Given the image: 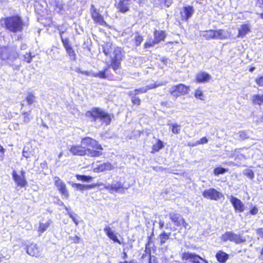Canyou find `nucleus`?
<instances>
[{
	"mask_svg": "<svg viewBox=\"0 0 263 263\" xmlns=\"http://www.w3.org/2000/svg\"><path fill=\"white\" fill-rule=\"evenodd\" d=\"M102 49L106 55L111 53L110 54V58L111 59V67L116 73H118L121 66V61L123 57L121 48L119 47H115L113 52H112V44L108 42L105 43L102 46Z\"/></svg>",
	"mask_w": 263,
	"mask_h": 263,
	"instance_id": "nucleus-1",
	"label": "nucleus"
},
{
	"mask_svg": "<svg viewBox=\"0 0 263 263\" xmlns=\"http://www.w3.org/2000/svg\"><path fill=\"white\" fill-rule=\"evenodd\" d=\"M86 116L90 118L91 121L99 122L101 124L108 125L111 120L110 115L99 108H94L87 111Z\"/></svg>",
	"mask_w": 263,
	"mask_h": 263,
	"instance_id": "nucleus-2",
	"label": "nucleus"
},
{
	"mask_svg": "<svg viewBox=\"0 0 263 263\" xmlns=\"http://www.w3.org/2000/svg\"><path fill=\"white\" fill-rule=\"evenodd\" d=\"M5 27L14 33L22 31L23 22L22 18L18 15L7 17L5 19Z\"/></svg>",
	"mask_w": 263,
	"mask_h": 263,
	"instance_id": "nucleus-3",
	"label": "nucleus"
},
{
	"mask_svg": "<svg viewBox=\"0 0 263 263\" xmlns=\"http://www.w3.org/2000/svg\"><path fill=\"white\" fill-rule=\"evenodd\" d=\"M18 58V54L15 49L8 46L0 47V59L7 61L8 64L11 65Z\"/></svg>",
	"mask_w": 263,
	"mask_h": 263,
	"instance_id": "nucleus-4",
	"label": "nucleus"
},
{
	"mask_svg": "<svg viewBox=\"0 0 263 263\" xmlns=\"http://www.w3.org/2000/svg\"><path fill=\"white\" fill-rule=\"evenodd\" d=\"M70 152L74 155L84 156L87 155L90 157H98L102 155L101 151L91 149L89 148H85L81 145L73 146L70 149Z\"/></svg>",
	"mask_w": 263,
	"mask_h": 263,
	"instance_id": "nucleus-5",
	"label": "nucleus"
},
{
	"mask_svg": "<svg viewBox=\"0 0 263 263\" xmlns=\"http://www.w3.org/2000/svg\"><path fill=\"white\" fill-rule=\"evenodd\" d=\"M90 12L91 18L95 24L110 28V26L104 20L103 16L100 14L99 10L96 9L93 5H91L90 6Z\"/></svg>",
	"mask_w": 263,
	"mask_h": 263,
	"instance_id": "nucleus-6",
	"label": "nucleus"
},
{
	"mask_svg": "<svg viewBox=\"0 0 263 263\" xmlns=\"http://www.w3.org/2000/svg\"><path fill=\"white\" fill-rule=\"evenodd\" d=\"M221 239L224 242L230 240L237 244L246 241V239L243 238L240 235L231 231L226 232L222 234L221 236Z\"/></svg>",
	"mask_w": 263,
	"mask_h": 263,
	"instance_id": "nucleus-7",
	"label": "nucleus"
},
{
	"mask_svg": "<svg viewBox=\"0 0 263 263\" xmlns=\"http://www.w3.org/2000/svg\"><path fill=\"white\" fill-rule=\"evenodd\" d=\"M81 144L85 148L86 147L87 148H89L91 149L101 151V152L103 149L101 145L96 140L88 137L84 138L81 140Z\"/></svg>",
	"mask_w": 263,
	"mask_h": 263,
	"instance_id": "nucleus-8",
	"label": "nucleus"
},
{
	"mask_svg": "<svg viewBox=\"0 0 263 263\" xmlns=\"http://www.w3.org/2000/svg\"><path fill=\"white\" fill-rule=\"evenodd\" d=\"M26 252L30 256L39 257L42 252V248L37 244L29 242L26 246Z\"/></svg>",
	"mask_w": 263,
	"mask_h": 263,
	"instance_id": "nucleus-9",
	"label": "nucleus"
},
{
	"mask_svg": "<svg viewBox=\"0 0 263 263\" xmlns=\"http://www.w3.org/2000/svg\"><path fill=\"white\" fill-rule=\"evenodd\" d=\"M189 87L182 84L173 86L170 89V93L177 98L180 95H183L189 92Z\"/></svg>",
	"mask_w": 263,
	"mask_h": 263,
	"instance_id": "nucleus-10",
	"label": "nucleus"
},
{
	"mask_svg": "<svg viewBox=\"0 0 263 263\" xmlns=\"http://www.w3.org/2000/svg\"><path fill=\"white\" fill-rule=\"evenodd\" d=\"M99 185H103L104 187L110 193H120L123 190V184L120 181L114 180L111 184L101 183Z\"/></svg>",
	"mask_w": 263,
	"mask_h": 263,
	"instance_id": "nucleus-11",
	"label": "nucleus"
},
{
	"mask_svg": "<svg viewBox=\"0 0 263 263\" xmlns=\"http://www.w3.org/2000/svg\"><path fill=\"white\" fill-rule=\"evenodd\" d=\"M55 186L60 192L61 196L66 199L69 197V192L66 188V184L58 177L53 178Z\"/></svg>",
	"mask_w": 263,
	"mask_h": 263,
	"instance_id": "nucleus-12",
	"label": "nucleus"
},
{
	"mask_svg": "<svg viewBox=\"0 0 263 263\" xmlns=\"http://www.w3.org/2000/svg\"><path fill=\"white\" fill-rule=\"evenodd\" d=\"M168 216L171 221L177 227L182 226L185 229H187L188 224L184 221L182 216L179 213L170 212Z\"/></svg>",
	"mask_w": 263,
	"mask_h": 263,
	"instance_id": "nucleus-13",
	"label": "nucleus"
},
{
	"mask_svg": "<svg viewBox=\"0 0 263 263\" xmlns=\"http://www.w3.org/2000/svg\"><path fill=\"white\" fill-rule=\"evenodd\" d=\"M203 196L207 199L218 200L223 197L222 194L214 188L205 190L202 193Z\"/></svg>",
	"mask_w": 263,
	"mask_h": 263,
	"instance_id": "nucleus-14",
	"label": "nucleus"
},
{
	"mask_svg": "<svg viewBox=\"0 0 263 263\" xmlns=\"http://www.w3.org/2000/svg\"><path fill=\"white\" fill-rule=\"evenodd\" d=\"M135 0H120L116 5L119 12L125 13L129 10V8L133 5Z\"/></svg>",
	"mask_w": 263,
	"mask_h": 263,
	"instance_id": "nucleus-15",
	"label": "nucleus"
},
{
	"mask_svg": "<svg viewBox=\"0 0 263 263\" xmlns=\"http://www.w3.org/2000/svg\"><path fill=\"white\" fill-rule=\"evenodd\" d=\"M25 172L24 171H21L20 175H18L15 171H13L12 174L13 179L15 182L18 186L22 187L25 186L27 183L25 179Z\"/></svg>",
	"mask_w": 263,
	"mask_h": 263,
	"instance_id": "nucleus-16",
	"label": "nucleus"
},
{
	"mask_svg": "<svg viewBox=\"0 0 263 263\" xmlns=\"http://www.w3.org/2000/svg\"><path fill=\"white\" fill-rule=\"evenodd\" d=\"M229 199L236 211L240 213L243 212L245 210L244 204L240 200L232 195L230 197Z\"/></svg>",
	"mask_w": 263,
	"mask_h": 263,
	"instance_id": "nucleus-17",
	"label": "nucleus"
},
{
	"mask_svg": "<svg viewBox=\"0 0 263 263\" xmlns=\"http://www.w3.org/2000/svg\"><path fill=\"white\" fill-rule=\"evenodd\" d=\"M194 12V9L193 7L188 6L184 7L182 10L180 11L181 19L183 21H187Z\"/></svg>",
	"mask_w": 263,
	"mask_h": 263,
	"instance_id": "nucleus-18",
	"label": "nucleus"
},
{
	"mask_svg": "<svg viewBox=\"0 0 263 263\" xmlns=\"http://www.w3.org/2000/svg\"><path fill=\"white\" fill-rule=\"evenodd\" d=\"M182 259L184 260H189L193 263H195L197 262V260H202V258H201L199 255L191 252H184L182 254Z\"/></svg>",
	"mask_w": 263,
	"mask_h": 263,
	"instance_id": "nucleus-19",
	"label": "nucleus"
},
{
	"mask_svg": "<svg viewBox=\"0 0 263 263\" xmlns=\"http://www.w3.org/2000/svg\"><path fill=\"white\" fill-rule=\"evenodd\" d=\"M104 231L110 239L112 240L115 242H117L120 245L121 244V241L118 238L114 231L108 226H106L104 228Z\"/></svg>",
	"mask_w": 263,
	"mask_h": 263,
	"instance_id": "nucleus-20",
	"label": "nucleus"
},
{
	"mask_svg": "<svg viewBox=\"0 0 263 263\" xmlns=\"http://www.w3.org/2000/svg\"><path fill=\"white\" fill-rule=\"evenodd\" d=\"M211 76L205 72H201L196 75V80L199 83H204L211 79Z\"/></svg>",
	"mask_w": 263,
	"mask_h": 263,
	"instance_id": "nucleus-21",
	"label": "nucleus"
},
{
	"mask_svg": "<svg viewBox=\"0 0 263 263\" xmlns=\"http://www.w3.org/2000/svg\"><path fill=\"white\" fill-rule=\"evenodd\" d=\"M72 187H75L76 189L83 191L84 190H87L92 189L96 186V184H82L80 183H73L72 184Z\"/></svg>",
	"mask_w": 263,
	"mask_h": 263,
	"instance_id": "nucleus-22",
	"label": "nucleus"
},
{
	"mask_svg": "<svg viewBox=\"0 0 263 263\" xmlns=\"http://www.w3.org/2000/svg\"><path fill=\"white\" fill-rule=\"evenodd\" d=\"M214 39L222 40L227 38L228 33L224 30L219 29L218 30H214Z\"/></svg>",
	"mask_w": 263,
	"mask_h": 263,
	"instance_id": "nucleus-23",
	"label": "nucleus"
},
{
	"mask_svg": "<svg viewBox=\"0 0 263 263\" xmlns=\"http://www.w3.org/2000/svg\"><path fill=\"white\" fill-rule=\"evenodd\" d=\"M217 260L220 263H225L228 259L229 255L222 251H219L216 254Z\"/></svg>",
	"mask_w": 263,
	"mask_h": 263,
	"instance_id": "nucleus-24",
	"label": "nucleus"
},
{
	"mask_svg": "<svg viewBox=\"0 0 263 263\" xmlns=\"http://www.w3.org/2000/svg\"><path fill=\"white\" fill-rule=\"evenodd\" d=\"M165 37V32L163 31H155L154 32V42L159 43Z\"/></svg>",
	"mask_w": 263,
	"mask_h": 263,
	"instance_id": "nucleus-25",
	"label": "nucleus"
},
{
	"mask_svg": "<svg viewBox=\"0 0 263 263\" xmlns=\"http://www.w3.org/2000/svg\"><path fill=\"white\" fill-rule=\"evenodd\" d=\"M252 102L254 105H261L263 104V93L254 95L252 97Z\"/></svg>",
	"mask_w": 263,
	"mask_h": 263,
	"instance_id": "nucleus-26",
	"label": "nucleus"
},
{
	"mask_svg": "<svg viewBox=\"0 0 263 263\" xmlns=\"http://www.w3.org/2000/svg\"><path fill=\"white\" fill-rule=\"evenodd\" d=\"M51 223L52 221L50 219H48L45 223L40 222L38 228V231L41 233H44L48 228Z\"/></svg>",
	"mask_w": 263,
	"mask_h": 263,
	"instance_id": "nucleus-27",
	"label": "nucleus"
},
{
	"mask_svg": "<svg viewBox=\"0 0 263 263\" xmlns=\"http://www.w3.org/2000/svg\"><path fill=\"white\" fill-rule=\"evenodd\" d=\"M250 31V28L248 25H242L238 29V37H243L248 32Z\"/></svg>",
	"mask_w": 263,
	"mask_h": 263,
	"instance_id": "nucleus-28",
	"label": "nucleus"
},
{
	"mask_svg": "<svg viewBox=\"0 0 263 263\" xmlns=\"http://www.w3.org/2000/svg\"><path fill=\"white\" fill-rule=\"evenodd\" d=\"M171 233H166L163 231L159 236V239L160 240V243L161 246L164 245L166 241L169 239Z\"/></svg>",
	"mask_w": 263,
	"mask_h": 263,
	"instance_id": "nucleus-29",
	"label": "nucleus"
},
{
	"mask_svg": "<svg viewBox=\"0 0 263 263\" xmlns=\"http://www.w3.org/2000/svg\"><path fill=\"white\" fill-rule=\"evenodd\" d=\"M214 34L213 30H209L202 31L201 35L206 40H210L214 39Z\"/></svg>",
	"mask_w": 263,
	"mask_h": 263,
	"instance_id": "nucleus-30",
	"label": "nucleus"
},
{
	"mask_svg": "<svg viewBox=\"0 0 263 263\" xmlns=\"http://www.w3.org/2000/svg\"><path fill=\"white\" fill-rule=\"evenodd\" d=\"M146 88H145V86L142 87L141 88H139L138 89H136L134 90L129 91L128 92L127 94L129 96H132V95H138L139 93H142L146 92Z\"/></svg>",
	"mask_w": 263,
	"mask_h": 263,
	"instance_id": "nucleus-31",
	"label": "nucleus"
},
{
	"mask_svg": "<svg viewBox=\"0 0 263 263\" xmlns=\"http://www.w3.org/2000/svg\"><path fill=\"white\" fill-rule=\"evenodd\" d=\"M171 127L172 132L174 134H178L181 131V126L180 125L175 123L168 124Z\"/></svg>",
	"mask_w": 263,
	"mask_h": 263,
	"instance_id": "nucleus-32",
	"label": "nucleus"
},
{
	"mask_svg": "<svg viewBox=\"0 0 263 263\" xmlns=\"http://www.w3.org/2000/svg\"><path fill=\"white\" fill-rule=\"evenodd\" d=\"M113 168L112 165L109 163H104L98 168L100 171L103 172L106 170H111Z\"/></svg>",
	"mask_w": 263,
	"mask_h": 263,
	"instance_id": "nucleus-33",
	"label": "nucleus"
},
{
	"mask_svg": "<svg viewBox=\"0 0 263 263\" xmlns=\"http://www.w3.org/2000/svg\"><path fill=\"white\" fill-rule=\"evenodd\" d=\"M134 41L135 45L136 46H139L143 41V37L138 32H136L135 34Z\"/></svg>",
	"mask_w": 263,
	"mask_h": 263,
	"instance_id": "nucleus-34",
	"label": "nucleus"
},
{
	"mask_svg": "<svg viewBox=\"0 0 263 263\" xmlns=\"http://www.w3.org/2000/svg\"><path fill=\"white\" fill-rule=\"evenodd\" d=\"M107 69V68H105L103 71H99L98 72H93L92 76L94 77H99L101 79H105L106 78L105 72Z\"/></svg>",
	"mask_w": 263,
	"mask_h": 263,
	"instance_id": "nucleus-35",
	"label": "nucleus"
},
{
	"mask_svg": "<svg viewBox=\"0 0 263 263\" xmlns=\"http://www.w3.org/2000/svg\"><path fill=\"white\" fill-rule=\"evenodd\" d=\"M166 82H161V83H155L153 84H149L148 85L145 86V88H146V91H147L149 89H152L155 88L158 86L165 85L166 84Z\"/></svg>",
	"mask_w": 263,
	"mask_h": 263,
	"instance_id": "nucleus-36",
	"label": "nucleus"
},
{
	"mask_svg": "<svg viewBox=\"0 0 263 263\" xmlns=\"http://www.w3.org/2000/svg\"><path fill=\"white\" fill-rule=\"evenodd\" d=\"M55 11L59 13H62L63 11V3L59 0L55 1Z\"/></svg>",
	"mask_w": 263,
	"mask_h": 263,
	"instance_id": "nucleus-37",
	"label": "nucleus"
},
{
	"mask_svg": "<svg viewBox=\"0 0 263 263\" xmlns=\"http://www.w3.org/2000/svg\"><path fill=\"white\" fill-rule=\"evenodd\" d=\"M76 178L78 180L82 181L83 182H90L92 178L91 176H87L85 175H77Z\"/></svg>",
	"mask_w": 263,
	"mask_h": 263,
	"instance_id": "nucleus-38",
	"label": "nucleus"
},
{
	"mask_svg": "<svg viewBox=\"0 0 263 263\" xmlns=\"http://www.w3.org/2000/svg\"><path fill=\"white\" fill-rule=\"evenodd\" d=\"M163 147V142L158 140L157 142L153 145V152H158L160 149Z\"/></svg>",
	"mask_w": 263,
	"mask_h": 263,
	"instance_id": "nucleus-39",
	"label": "nucleus"
},
{
	"mask_svg": "<svg viewBox=\"0 0 263 263\" xmlns=\"http://www.w3.org/2000/svg\"><path fill=\"white\" fill-rule=\"evenodd\" d=\"M31 111L29 112H25L22 114L23 116V122L25 124H27L30 122L31 119L30 117Z\"/></svg>",
	"mask_w": 263,
	"mask_h": 263,
	"instance_id": "nucleus-40",
	"label": "nucleus"
},
{
	"mask_svg": "<svg viewBox=\"0 0 263 263\" xmlns=\"http://www.w3.org/2000/svg\"><path fill=\"white\" fill-rule=\"evenodd\" d=\"M66 51L71 59L73 60H76V54L71 46L66 49Z\"/></svg>",
	"mask_w": 263,
	"mask_h": 263,
	"instance_id": "nucleus-41",
	"label": "nucleus"
},
{
	"mask_svg": "<svg viewBox=\"0 0 263 263\" xmlns=\"http://www.w3.org/2000/svg\"><path fill=\"white\" fill-rule=\"evenodd\" d=\"M227 171H228V170H227L224 168L221 167H218L215 168L214 170V173L215 175L218 176L220 174H223Z\"/></svg>",
	"mask_w": 263,
	"mask_h": 263,
	"instance_id": "nucleus-42",
	"label": "nucleus"
},
{
	"mask_svg": "<svg viewBox=\"0 0 263 263\" xmlns=\"http://www.w3.org/2000/svg\"><path fill=\"white\" fill-rule=\"evenodd\" d=\"M239 137L240 139L242 140H244L247 139L249 138L250 136L249 134V132L247 131H240L238 133Z\"/></svg>",
	"mask_w": 263,
	"mask_h": 263,
	"instance_id": "nucleus-43",
	"label": "nucleus"
},
{
	"mask_svg": "<svg viewBox=\"0 0 263 263\" xmlns=\"http://www.w3.org/2000/svg\"><path fill=\"white\" fill-rule=\"evenodd\" d=\"M195 97L201 100H204V97L202 91L200 89H197L195 93Z\"/></svg>",
	"mask_w": 263,
	"mask_h": 263,
	"instance_id": "nucleus-44",
	"label": "nucleus"
},
{
	"mask_svg": "<svg viewBox=\"0 0 263 263\" xmlns=\"http://www.w3.org/2000/svg\"><path fill=\"white\" fill-rule=\"evenodd\" d=\"M244 175L251 179H252L254 177V174L252 170L250 169H246L243 171Z\"/></svg>",
	"mask_w": 263,
	"mask_h": 263,
	"instance_id": "nucleus-45",
	"label": "nucleus"
},
{
	"mask_svg": "<svg viewBox=\"0 0 263 263\" xmlns=\"http://www.w3.org/2000/svg\"><path fill=\"white\" fill-rule=\"evenodd\" d=\"M35 97L31 94V93H29L26 97V100L27 101V103L29 105H31L34 102H35Z\"/></svg>",
	"mask_w": 263,
	"mask_h": 263,
	"instance_id": "nucleus-46",
	"label": "nucleus"
},
{
	"mask_svg": "<svg viewBox=\"0 0 263 263\" xmlns=\"http://www.w3.org/2000/svg\"><path fill=\"white\" fill-rule=\"evenodd\" d=\"M34 56H32L31 54V53L29 52V53H26L24 55V58H23V61L27 62L28 63H31V62L32 61V58Z\"/></svg>",
	"mask_w": 263,
	"mask_h": 263,
	"instance_id": "nucleus-47",
	"label": "nucleus"
},
{
	"mask_svg": "<svg viewBox=\"0 0 263 263\" xmlns=\"http://www.w3.org/2000/svg\"><path fill=\"white\" fill-rule=\"evenodd\" d=\"M61 41L65 49L71 46L68 37L61 38Z\"/></svg>",
	"mask_w": 263,
	"mask_h": 263,
	"instance_id": "nucleus-48",
	"label": "nucleus"
},
{
	"mask_svg": "<svg viewBox=\"0 0 263 263\" xmlns=\"http://www.w3.org/2000/svg\"><path fill=\"white\" fill-rule=\"evenodd\" d=\"M130 97H131L132 102L133 104L137 105H139L140 104L141 100L138 97H137L136 96H135V95H134V96L132 95Z\"/></svg>",
	"mask_w": 263,
	"mask_h": 263,
	"instance_id": "nucleus-49",
	"label": "nucleus"
},
{
	"mask_svg": "<svg viewBox=\"0 0 263 263\" xmlns=\"http://www.w3.org/2000/svg\"><path fill=\"white\" fill-rule=\"evenodd\" d=\"M157 44L156 42H154V40H149L144 44V47L145 48H149L153 46L155 44Z\"/></svg>",
	"mask_w": 263,
	"mask_h": 263,
	"instance_id": "nucleus-50",
	"label": "nucleus"
},
{
	"mask_svg": "<svg viewBox=\"0 0 263 263\" xmlns=\"http://www.w3.org/2000/svg\"><path fill=\"white\" fill-rule=\"evenodd\" d=\"M68 239L69 240L72 241L73 242L76 243H79V242L81 240L80 237H79L78 236H70L68 237Z\"/></svg>",
	"mask_w": 263,
	"mask_h": 263,
	"instance_id": "nucleus-51",
	"label": "nucleus"
},
{
	"mask_svg": "<svg viewBox=\"0 0 263 263\" xmlns=\"http://www.w3.org/2000/svg\"><path fill=\"white\" fill-rule=\"evenodd\" d=\"M68 215H69V217L72 219V220L76 223V224L78 225V221H77V220L76 219V217H77V215L74 213H71L69 212H68Z\"/></svg>",
	"mask_w": 263,
	"mask_h": 263,
	"instance_id": "nucleus-52",
	"label": "nucleus"
},
{
	"mask_svg": "<svg viewBox=\"0 0 263 263\" xmlns=\"http://www.w3.org/2000/svg\"><path fill=\"white\" fill-rule=\"evenodd\" d=\"M149 252H150V250ZM148 263H158L157 258L154 256H152L150 253L148 256Z\"/></svg>",
	"mask_w": 263,
	"mask_h": 263,
	"instance_id": "nucleus-53",
	"label": "nucleus"
},
{
	"mask_svg": "<svg viewBox=\"0 0 263 263\" xmlns=\"http://www.w3.org/2000/svg\"><path fill=\"white\" fill-rule=\"evenodd\" d=\"M257 235L263 238V228H258L256 230Z\"/></svg>",
	"mask_w": 263,
	"mask_h": 263,
	"instance_id": "nucleus-54",
	"label": "nucleus"
},
{
	"mask_svg": "<svg viewBox=\"0 0 263 263\" xmlns=\"http://www.w3.org/2000/svg\"><path fill=\"white\" fill-rule=\"evenodd\" d=\"M256 83L260 86H263V76L256 79Z\"/></svg>",
	"mask_w": 263,
	"mask_h": 263,
	"instance_id": "nucleus-55",
	"label": "nucleus"
},
{
	"mask_svg": "<svg viewBox=\"0 0 263 263\" xmlns=\"http://www.w3.org/2000/svg\"><path fill=\"white\" fill-rule=\"evenodd\" d=\"M208 142V139H206V137H203L201 139H200L199 141H198L197 142V144H205V143H206L207 142Z\"/></svg>",
	"mask_w": 263,
	"mask_h": 263,
	"instance_id": "nucleus-56",
	"label": "nucleus"
},
{
	"mask_svg": "<svg viewBox=\"0 0 263 263\" xmlns=\"http://www.w3.org/2000/svg\"><path fill=\"white\" fill-rule=\"evenodd\" d=\"M58 29L59 31V34H60L61 39L64 37L63 34L65 31V29H63L62 28V26H58Z\"/></svg>",
	"mask_w": 263,
	"mask_h": 263,
	"instance_id": "nucleus-57",
	"label": "nucleus"
},
{
	"mask_svg": "<svg viewBox=\"0 0 263 263\" xmlns=\"http://www.w3.org/2000/svg\"><path fill=\"white\" fill-rule=\"evenodd\" d=\"M258 211V209L256 207L254 206L250 211V213L251 215H254L257 213Z\"/></svg>",
	"mask_w": 263,
	"mask_h": 263,
	"instance_id": "nucleus-58",
	"label": "nucleus"
},
{
	"mask_svg": "<svg viewBox=\"0 0 263 263\" xmlns=\"http://www.w3.org/2000/svg\"><path fill=\"white\" fill-rule=\"evenodd\" d=\"M172 0H164L165 5L167 7H170L172 5Z\"/></svg>",
	"mask_w": 263,
	"mask_h": 263,
	"instance_id": "nucleus-59",
	"label": "nucleus"
},
{
	"mask_svg": "<svg viewBox=\"0 0 263 263\" xmlns=\"http://www.w3.org/2000/svg\"><path fill=\"white\" fill-rule=\"evenodd\" d=\"M93 71H83L82 72V74H85L87 76H92V73Z\"/></svg>",
	"mask_w": 263,
	"mask_h": 263,
	"instance_id": "nucleus-60",
	"label": "nucleus"
},
{
	"mask_svg": "<svg viewBox=\"0 0 263 263\" xmlns=\"http://www.w3.org/2000/svg\"><path fill=\"white\" fill-rule=\"evenodd\" d=\"M159 228L160 229H162L164 226V222L162 220H160L159 222Z\"/></svg>",
	"mask_w": 263,
	"mask_h": 263,
	"instance_id": "nucleus-61",
	"label": "nucleus"
},
{
	"mask_svg": "<svg viewBox=\"0 0 263 263\" xmlns=\"http://www.w3.org/2000/svg\"><path fill=\"white\" fill-rule=\"evenodd\" d=\"M119 263H137L136 261L134 260H131L130 261L125 260L124 261H120Z\"/></svg>",
	"mask_w": 263,
	"mask_h": 263,
	"instance_id": "nucleus-62",
	"label": "nucleus"
},
{
	"mask_svg": "<svg viewBox=\"0 0 263 263\" xmlns=\"http://www.w3.org/2000/svg\"><path fill=\"white\" fill-rule=\"evenodd\" d=\"M257 4L260 7H263V0H257Z\"/></svg>",
	"mask_w": 263,
	"mask_h": 263,
	"instance_id": "nucleus-63",
	"label": "nucleus"
},
{
	"mask_svg": "<svg viewBox=\"0 0 263 263\" xmlns=\"http://www.w3.org/2000/svg\"><path fill=\"white\" fill-rule=\"evenodd\" d=\"M23 156L27 158L29 157L27 152H25L24 151L23 152Z\"/></svg>",
	"mask_w": 263,
	"mask_h": 263,
	"instance_id": "nucleus-64",
	"label": "nucleus"
}]
</instances>
